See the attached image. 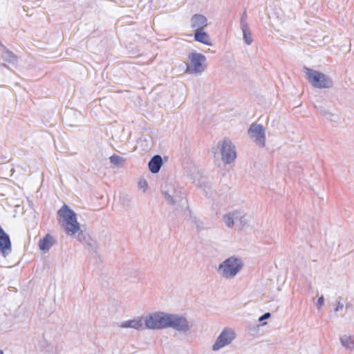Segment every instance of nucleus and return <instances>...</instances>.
<instances>
[{
	"label": "nucleus",
	"instance_id": "1",
	"mask_svg": "<svg viewBox=\"0 0 354 354\" xmlns=\"http://www.w3.org/2000/svg\"><path fill=\"white\" fill-rule=\"evenodd\" d=\"M243 266V261L241 258L231 256L218 265L216 271L222 278L232 279L241 272Z\"/></svg>",
	"mask_w": 354,
	"mask_h": 354
},
{
	"label": "nucleus",
	"instance_id": "2",
	"mask_svg": "<svg viewBox=\"0 0 354 354\" xmlns=\"http://www.w3.org/2000/svg\"><path fill=\"white\" fill-rule=\"evenodd\" d=\"M59 216V222L64 227L68 236H73L80 230V223L77 222L76 214L73 210L64 205L58 211Z\"/></svg>",
	"mask_w": 354,
	"mask_h": 354
},
{
	"label": "nucleus",
	"instance_id": "3",
	"mask_svg": "<svg viewBox=\"0 0 354 354\" xmlns=\"http://www.w3.org/2000/svg\"><path fill=\"white\" fill-rule=\"evenodd\" d=\"M162 194L165 201L171 205H178L183 199V187L174 180H167L162 185Z\"/></svg>",
	"mask_w": 354,
	"mask_h": 354
},
{
	"label": "nucleus",
	"instance_id": "4",
	"mask_svg": "<svg viewBox=\"0 0 354 354\" xmlns=\"http://www.w3.org/2000/svg\"><path fill=\"white\" fill-rule=\"evenodd\" d=\"M303 71L307 80L313 87L317 88H329L333 86V81L327 75L307 67H304Z\"/></svg>",
	"mask_w": 354,
	"mask_h": 354
},
{
	"label": "nucleus",
	"instance_id": "5",
	"mask_svg": "<svg viewBox=\"0 0 354 354\" xmlns=\"http://www.w3.org/2000/svg\"><path fill=\"white\" fill-rule=\"evenodd\" d=\"M215 156L220 155L221 160L225 165L232 163L236 158L235 146L228 138H225L217 144Z\"/></svg>",
	"mask_w": 354,
	"mask_h": 354
},
{
	"label": "nucleus",
	"instance_id": "6",
	"mask_svg": "<svg viewBox=\"0 0 354 354\" xmlns=\"http://www.w3.org/2000/svg\"><path fill=\"white\" fill-rule=\"evenodd\" d=\"M188 59L189 63L187 65L186 73L200 75L206 70V57L203 54L191 53Z\"/></svg>",
	"mask_w": 354,
	"mask_h": 354
},
{
	"label": "nucleus",
	"instance_id": "7",
	"mask_svg": "<svg viewBox=\"0 0 354 354\" xmlns=\"http://www.w3.org/2000/svg\"><path fill=\"white\" fill-rule=\"evenodd\" d=\"M167 313L156 312L147 315L144 317L145 329L159 330L167 328Z\"/></svg>",
	"mask_w": 354,
	"mask_h": 354
},
{
	"label": "nucleus",
	"instance_id": "8",
	"mask_svg": "<svg viewBox=\"0 0 354 354\" xmlns=\"http://www.w3.org/2000/svg\"><path fill=\"white\" fill-rule=\"evenodd\" d=\"M192 327V324L185 316L180 314L167 313V328H171L176 331L185 333L188 332Z\"/></svg>",
	"mask_w": 354,
	"mask_h": 354
},
{
	"label": "nucleus",
	"instance_id": "9",
	"mask_svg": "<svg viewBox=\"0 0 354 354\" xmlns=\"http://www.w3.org/2000/svg\"><path fill=\"white\" fill-rule=\"evenodd\" d=\"M236 336V332L233 328L228 327L223 328L212 345V350L216 351L228 346L234 340Z\"/></svg>",
	"mask_w": 354,
	"mask_h": 354
},
{
	"label": "nucleus",
	"instance_id": "10",
	"mask_svg": "<svg viewBox=\"0 0 354 354\" xmlns=\"http://www.w3.org/2000/svg\"><path fill=\"white\" fill-rule=\"evenodd\" d=\"M248 134L257 146H265L266 130L261 124H252L248 129Z\"/></svg>",
	"mask_w": 354,
	"mask_h": 354
},
{
	"label": "nucleus",
	"instance_id": "11",
	"mask_svg": "<svg viewBox=\"0 0 354 354\" xmlns=\"http://www.w3.org/2000/svg\"><path fill=\"white\" fill-rule=\"evenodd\" d=\"M118 326L122 328H133L137 330H145L144 317H138L132 319L121 322Z\"/></svg>",
	"mask_w": 354,
	"mask_h": 354
},
{
	"label": "nucleus",
	"instance_id": "12",
	"mask_svg": "<svg viewBox=\"0 0 354 354\" xmlns=\"http://www.w3.org/2000/svg\"><path fill=\"white\" fill-rule=\"evenodd\" d=\"M0 251L3 256L11 252V242L9 236L0 226Z\"/></svg>",
	"mask_w": 354,
	"mask_h": 354
},
{
	"label": "nucleus",
	"instance_id": "13",
	"mask_svg": "<svg viewBox=\"0 0 354 354\" xmlns=\"http://www.w3.org/2000/svg\"><path fill=\"white\" fill-rule=\"evenodd\" d=\"M191 27L196 31L202 30L207 26V18L200 14L193 15L190 20Z\"/></svg>",
	"mask_w": 354,
	"mask_h": 354
},
{
	"label": "nucleus",
	"instance_id": "14",
	"mask_svg": "<svg viewBox=\"0 0 354 354\" xmlns=\"http://www.w3.org/2000/svg\"><path fill=\"white\" fill-rule=\"evenodd\" d=\"M341 346L348 351L354 352V335L351 333H342L339 335Z\"/></svg>",
	"mask_w": 354,
	"mask_h": 354
},
{
	"label": "nucleus",
	"instance_id": "15",
	"mask_svg": "<svg viewBox=\"0 0 354 354\" xmlns=\"http://www.w3.org/2000/svg\"><path fill=\"white\" fill-rule=\"evenodd\" d=\"M241 28L243 32V37L245 43L247 45H250L252 43L253 39L249 26L246 21L244 19L243 17H242L241 19Z\"/></svg>",
	"mask_w": 354,
	"mask_h": 354
},
{
	"label": "nucleus",
	"instance_id": "16",
	"mask_svg": "<svg viewBox=\"0 0 354 354\" xmlns=\"http://www.w3.org/2000/svg\"><path fill=\"white\" fill-rule=\"evenodd\" d=\"M162 165V159L160 155L153 156L148 163L149 169L153 174L158 173Z\"/></svg>",
	"mask_w": 354,
	"mask_h": 354
},
{
	"label": "nucleus",
	"instance_id": "17",
	"mask_svg": "<svg viewBox=\"0 0 354 354\" xmlns=\"http://www.w3.org/2000/svg\"><path fill=\"white\" fill-rule=\"evenodd\" d=\"M1 59L3 62V64L5 66H8L9 64L15 66L17 62V57L12 52L8 50L3 52Z\"/></svg>",
	"mask_w": 354,
	"mask_h": 354
},
{
	"label": "nucleus",
	"instance_id": "18",
	"mask_svg": "<svg viewBox=\"0 0 354 354\" xmlns=\"http://www.w3.org/2000/svg\"><path fill=\"white\" fill-rule=\"evenodd\" d=\"M194 39L196 41H198L207 46H212L211 39L205 32L201 30L196 31L194 34Z\"/></svg>",
	"mask_w": 354,
	"mask_h": 354
},
{
	"label": "nucleus",
	"instance_id": "19",
	"mask_svg": "<svg viewBox=\"0 0 354 354\" xmlns=\"http://www.w3.org/2000/svg\"><path fill=\"white\" fill-rule=\"evenodd\" d=\"M53 245V237L47 234L43 239H40L39 243V247L41 250L46 251L48 250Z\"/></svg>",
	"mask_w": 354,
	"mask_h": 354
},
{
	"label": "nucleus",
	"instance_id": "20",
	"mask_svg": "<svg viewBox=\"0 0 354 354\" xmlns=\"http://www.w3.org/2000/svg\"><path fill=\"white\" fill-rule=\"evenodd\" d=\"M111 164L118 167H123L126 162V159L123 157L113 154L109 158Z\"/></svg>",
	"mask_w": 354,
	"mask_h": 354
},
{
	"label": "nucleus",
	"instance_id": "21",
	"mask_svg": "<svg viewBox=\"0 0 354 354\" xmlns=\"http://www.w3.org/2000/svg\"><path fill=\"white\" fill-rule=\"evenodd\" d=\"M83 244L86 245L87 248L91 250L96 251L98 248L97 242L93 239L90 236L86 237V241Z\"/></svg>",
	"mask_w": 354,
	"mask_h": 354
},
{
	"label": "nucleus",
	"instance_id": "22",
	"mask_svg": "<svg viewBox=\"0 0 354 354\" xmlns=\"http://www.w3.org/2000/svg\"><path fill=\"white\" fill-rule=\"evenodd\" d=\"M223 221L227 227H232L235 223L231 213L223 216Z\"/></svg>",
	"mask_w": 354,
	"mask_h": 354
},
{
	"label": "nucleus",
	"instance_id": "23",
	"mask_svg": "<svg viewBox=\"0 0 354 354\" xmlns=\"http://www.w3.org/2000/svg\"><path fill=\"white\" fill-rule=\"evenodd\" d=\"M192 179L193 180V183L198 187H201L202 185L201 183V180L202 178L201 174L199 172H196L193 175L191 176Z\"/></svg>",
	"mask_w": 354,
	"mask_h": 354
},
{
	"label": "nucleus",
	"instance_id": "24",
	"mask_svg": "<svg viewBox=\"0 0 354 354\" xmlns=\"http://www.w3.org/2000/svg\"><path fill=\"white\" fill-rule=\"evenodd\" d=\"M77 240L82 243H84L86 241V237H88V234L84 233L82 231L80 230L79 232H77Z\"/></svg>",
	"mask_w": 354,
	"mask_h": 354
},
{
	"label": "nucleus",
	"instance_id": "25",
	"mask_svg": "<svg viewBox=\"0 0 354 354\" xmlns=\"http://www.w3.org/2000/svg\"><path fill=\"white\" fill-rule=\"evenodd\" d=\"M190 220L192 223H194L196 225L197 228L203 229L204 227L203 223L197 217L191 216Z\"/></svg>",
	"mask_w": 354,
	"mask_h": 354
},
{
	"label": "nucleus",
	"instance_id": "26",
	"mask_svg": "<svg viewBox=\"0 0 354 354\" xmlns=\"http://www.w3.org/2000/svg\"><path fill=\"white\" fill-rule=\"evenodd\" d=\"M317 109L321 114L326 116L327 118H329L330 117H335V118H337L336 115L332 114L330 111H328V110L325 109L323 107L320 106L317 107Z\"/></svg>",
	"mask_w": 354,
	"mask_h": 354
},
{
	"label": "nucleus",
	"instance_id": "27",
	"mask_svg": "<svg viewBox=\"0 0 354 354\" xmlns=\"http://www.w3.org/2000/svg\"><path fill=\"white\" fill-rule=\"evenodd\" d=\"M148 187L147 182L145 179H140L138 182V187L144 192L147 190Z\"/></svg>",
	"mask_w": 354,
	"mask_h": 354
},
{
	"label": "nucleus",
	"instance_id": "28",
	"mask_svg": "<svg viewBox=\"0 0 354 354\" xmlns=\"http://www.w3.org/2000/svg\"><path fill=\"white\" fill-rule=\"evenodd\" d=\"M324 303V298L323 296H321L318 298L317 302V307L318 309H320Z\"/></svg>",
	"mask_w": 354,
	"mask_h": 354
},
{
	"label": "nucleus",
	"instance_id": "29",
	"mask_svg": "<svg viewBox=\"0 0 354 354\" xmlns=\"http://www.w3.org/2000/svg\"><path fill=\"white\" fill-rule=\"evenodd\" d=\"M231 214H232V215L233 216L234 222H237V221H239L240 216L241 214L239 212H233Z\"/></svg>",
	"mask_w": 354,
	"mask_h": 354
},
{
	"label": "nucleus",
	"instance_id": "30",
	"mask_svg": "<svg viewBox=\"0 0 354 354\" xmlns=\"http://www.w3.org/2000/svg\"><path fill=\"white\" fill-rule=\"evenodd\" d=\"M239 222L241 224V225H244L247 222H248V219L246 218V215L245 214H241L240 216V219L239 221Z\"/></svg>",
	"mask_w": 354,
	"mask_h": 354
},
{
	"label": "nucleus",
	"instance_id": "31",
	"mask_svg": "<svg viewBox=\"0 0 354 354\" xmlns=\"http://www.w3.org/2000/svg\"><path fill=\"white\" fill-rule=\"evenodd\" d=\"M271 316L270 313H264L262 316H261L259 319V322H262L263 321L264 319H267L268 318H270Z\"/></svg>",
	"mask_w": 354,
	"mask_h": 354
},
{
	"label": "nucleus",
	"instance_id": "32",
	"mask_svg": "<svg viewBox=\"0 0 354 354\" xmlns=\"http://www.w3.org/2000/svg\"><path fill=\"white\" fill-rule=\"evenodd\" d=\"M42 347L46 348V351L47 352H52V350H53V346H51V345L48 343H45V344H43L42 345Z\"/></svg>",
	"mask_w": 354,
	"mask_h": 354
},
{
	"label": "nucleus",
	"instance_id": "33",
	"mask_svg": "<svg viewBox=\"0 0 354 354\" xmlns=\"http://www.w3.org/2000/svg\"><path fill=\"white\" fill-rule=\"evenodd\" d=\"M343 308H344V305H343V304H342V303L340 302V301H338V303H337V305L336 308H335V312H338V311H339V310H342L343 309Z\"/></svg>",
	"mask_w": 354,
	"mask_h": 354
},
{
	"label": "nucleus",
	"instance_id": "34",
	"mask_svg": "<svg viewBox=\"0 0 354 354\" xmlns=\"http://www.w3.org/2000/svg\"><path fill=\"white\" fill-rule=\"evenodd\" d=\"M0 354H3V352L0 350Z\"/></svg>",
	"mask_w": 354,
	"mask_h": 354
}]
</instances>
